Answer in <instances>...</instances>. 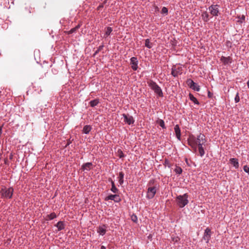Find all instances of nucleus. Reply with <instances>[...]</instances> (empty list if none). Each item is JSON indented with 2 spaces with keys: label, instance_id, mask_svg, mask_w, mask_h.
Instances as JSON below:
<instances>
[{
  "label": "nucleus",
  "instance_id": "nucleus-32",
  "mask_svg": "<svg viewBox=\"0 0 249 249\" xmlns=\"http://www.w3.org/2000/svg\"><path fill=\"white\" fill-rule=\"evenodd\" d=\"M117 153L118 155V157L120 158H123L124 157V155L123 153V151L121 149H118L117 151Z\"/></svg>",
  "mask_w": 249,
  "mask_h": 249
},
{
  "label": "nucleus",
  "instance_id": "nucleus-10",
  "mask_svg": "<svg viewBox=\"0 0 249 249\" xmlns=\"http://www.w3.org/2000/svg\"><path fill=\"white\" fill-rule=\"evenodd\" d=\"M218 5H212L209 7V10L210 11V13L213 16H218V14L219 13V10L218 8Z\"/></svg>",
  "mask_w": 249,
  "mask_h": 249
},
{
  "label": "nucleus",
  "instance_id": "nucleus-25",
  "mask_svg": "<svg viewBox=\"0 0 249 249\" xmlns=\"http://www.w3.org/2000/svg\"><path fill=\"white\" fill-rule=\"evenodd\" d=\"M186 83L191 89L192 88V87L196 85V83H195L191 79H188L186 81Z\"/></svg>",
  "mask_w": 249,
  "mask_h": 249
},
{
  "label": "nucleus",
  "instance_id": "nucleus-4",
  "mask_svg": "<svg viewBox=\"0 0 249 249\" xmlns=\"http://www.w3.org/2000/svg\"><path fill=\"white\" fill-rule=\"evenodd\" d=\"M188 143L192 147L196 152L197 148V140L194 135H190L188 139Z\"/></svg>",
  "mask_w": 249,
  "mask_h": 249
},
{
  "label": "nucleus",
  "instance_id": "nucleus-53",
  "mask_svg": "<svg viewBox=\"0 0 249 249\" xmlns=\"http://www.w3.org/2000/svg\"><path fill=\"white\" fill-rule=\"evenodd\" d=\"M156 10H158V7H156Z\"/></svg>",
  "mask_w": 249,
  "mask_h": 249
},
{
  "label": "nucleus",
  "instance_id": "nucleus-1",
  "mask_svg": "<svg viewBox=\"0 0 249 249\" xmlns=\"http://www.w3.org/2000/svg\"><path fill=\"white\" fill-rule=\"evenodd\" d=\"M188 196V195L186 193L183 195H179L176 197L177 204L179 208L184 207L189 203Z\"/></svg>",
  "mask_w": 249,
  "mask_h": 249
},
{
  "label": "nucleus",
  "instance_id": "nucleus-44",
  "mask_svg": "<svg viewBox=\"0 0 249 249\" xmlns=\"http://www.w3.org/2000/svg\"><path fill=\"white\" fill-rule=\"evenodd\" d=\"M154 183V179H151L150 180L149 182H148V185L149 186H151Z\"/></svg>",
  "mask_w": 249,
  "mask_h": 249
},
{
  "label": "nucleus",
  "instance_id": "nucleus-36",
  "mask_svg": "<svg viewBox=\"0 0 249 249\" xmlns=\"http://www.w3.org/2000/svg\"><path fill=\"white\" fill-rule=\"evenodd\" d=\"M191 89H193V90H194L195 91H199L200 89V86H198L196 83V85H195V86H194L193 87H192V88Z\"/></svg>",
  "mask_w": 249,
  "mask_h": 249
},
{
  "label": "nucleus",
  "instance_id": "nucleus-6",
  "mask_svg": "<svg viewBox=\"0 0 249 249\" xmlns=\"http://www.w3.org/2000/svg\"><path fill=\"white\" fill-rule=\"evenodd\" d=\"M157 189L156 187L155 186L153 187H148L147 189V198L148 199H152L153 198L156 193Z\"/></svg>",
  "mask_w": 249,
  "mask_h": 249
},
{
  "label": "nucleus",
  "instance_id": "nucleus-12",
  "mask_svg": "<svg viewBox=\"0 0 249 249\" xmlns=\"http://www.w3.org/2000/svg\"><path fill=\"white\" fill-rule=\"evenodd\" d=\"M107 226L106 225L100 226L97 227V231L101 235H104L106 234L107 231Z\"/></svg>",
  "mask_w": 249,
  "mask_h": 249
},
{
  "label": "nucleus",
  "instance_id": "nucleus-30",
  "mask_svg": "<svg viewBox=\"0 0 249 249\" xmlns=\"http://www.w3.org/2000/svg\"><path fill=\"white\" fill-rule=\"evenodd\" d=\"M104 45L103 44L102 45H100L97 49V50L95 52L93 56H95L97 53H99V52H100L104 48Z\"/></svg>",
  "mask_w": 249,
  "mask_h": 249
},
{
  "label": "nucleus",
  "instance_id": "nucleus-49",
  "mask_svg": "<svg viewBox=\"0 0 249 249\" xmlns=\"http://www.w3.org/2000/svg\"><path fill=\"white\" fill-rule=\"evenodd\" d=\"M101 249H106V247L104 246L101 247Z\"/></svg>",
  "mask_w": 249,
  "mask_h": 249
},
{
  "label": "nucleus",
  "instance_id": "nucleus-48",
  "mask_svg": "<svg viewBox=\"0 0 249 249\" xmlns=\"http://www.w3.org/2000/svg\"><path fill=\"white\" fill-rule=\"evenodd\" d=\"M108 181H109L110 183H111L112 181H113V180L111 179V178H108Z\"/></svg>",
  "mask_w": 249,
  "mask_h": 249
},
{
  "label": "nucleus",
  "instance_id": "nucleus-8",
  "mask_svg": "<svg viewBox=\"0 0 249 249\" xmlns=\"http://www.w3.org/2000/svg\"><path fill=\"white\" fill-rule=\"evenodd\" d=\"M122 115L124 118V123H125L128 125H130L134 124L135 121L132 116H130L128 114H123Z\"/></svg>",
  "mask_w": 249,
  "mask_h": 249
},
{
  "label": "nucleus",
  "instance_id": "nucleus-24",
  "mask_svg": "<svg viewBox=\"0 0 249 249\" xmlns=\"http://www.w3.org/2000/svg\"><path fill=\"white\" fill-rule=\"evenodd\" d=\"M231 60V58L229 56L228 57L222 56L221 58V60L224 63V64H228L230 62Z\"/></svg>",
  "mask_w": 249,
  "mask_h": 249
},
{
  "label": "nucleus",
  "instance_id": "nucleus-7",
  "mask_svg": "<svg viewBox=\"0 0 249 249\" xmlns=\"http://www.w3.org/2000/svg\"><path fill=\"white\" fill-rule=\"evenodd\" d=\"M109 200H113L115 202H120L121 201V198L119 195L115 194L114 195H109L105 198V201H108Z\"/></svg>",
  "mask_w": 249,
  "mask_h": 249
},
{
  "label": "nucleus",
  "instance_id": "nucleus-27",
  "mask_svg": "<svg viewBox=\"0 0 249 249\" xmlns=\"http://www.w3.org/2000/svg\"><path fill=\"white\" fill-rule=\"evenodd\" d=\"M145 46L150 49L152 47V43L150 42L149 39H146L145 41Z\"/></svg>",
  "mask_w": 249,
  "mask_h": 249
},
{
  "label": "nucleus",
  "instance_id": "nucleus-21",
  "mask_svg": "<svg viewBox=\"0 0 249 249\" xmlns=\"http://www.w3.org/2000/svg\"><path fill=\"white\" fill-rule=\"evenodd\" d=\"M80 25L79 24L75 27L71 29L70 31H67L66 33L68 35L72 34L73 33L76 32V31L80 27Z\"/></svg>",
  "mask_w": 249,
  "mask_h": 249
},
{
  "label": "nucleus",
  "instance_id": "nucleus-47",
  "mask_svg": "<svg viewBox=\"0 0 249 249\" xmlns=\"http://www.w3.org/2000/svg\"><path fill=\"white\" fill-rule=\"evenodd\" d=\"M71 143V142L70 141V140H69V141L68 142H67V143L66 145L65 146V147H67V146L68 145H69Z\"/></svg>",
  "mask_w": 249,
  "mask_h": 249
},
{
  "label": "nucleus",
  "instance_id": "nucleus-11",
  "mask_svg": "<svg viewBox=\"0 0 249 249\" xmlns=\"http://www.w3.org/2000/svg\"><path fill=\"white\" fill-rule=\"evenodd\" d=\"M138 60L137 57H132L130 58V65L131 68L133 71H136L138 69Z\"/></svg>",
  "mask_w": 249,
  "mask_h": 249
},
{
  "label": "nucleus",
  "instance_id": "nucleus-18",
  "mask_svg": "<svg viewBox=\"0 0 249 249\" xmlns=\"http://www.w3.org/2000/svg\"><path fill=\"white\" fill-rule=\"evenodd\" d=\"M55 226L59 231H61L65 228V225L63 221H59Z\"/></svg>",
  "mask_w": 249,
  "mask_h": 249
},
{
  "label": "nucleus",
  "instance_id": "nucleus-19",
  "mask_svg": "<svg viewBox=\"0 0 249 249\" xmlns=\"http://www.w3.org/2000/svg\"><path fill=\"white\" fill-rule=\"evenodd\" d=\"M189 99L191 101L194 102L195 104L199 105V102L198 101L197 99L194 96L192 93L189 94Z\"/></svg>",
  "mask_w": 249,
  "mask_h": 249
},
{
  "label": "nucleus",
  "instance_id": "nucleus-52",
  "mask_svg": "<svg viewBox=\"0 0 249 249\" xmlns=\"http://www.w3.org/2000/svg\"><path fill=\"white\" fill-rule=\"evenodd\" d=\"M185 161H186V162L187 163V164H188V160L187 159H186Z\"/></svg>",
  "mask_w": 249,
  "mask_h": 249
},
{
  "label": "nucleus",
  "instance_id": "nucleus-35",
  "mask_svg": "<svg viewBox=\"0 0 249 249\" xmlns=\"http://www.w3.org/2000/svg\"><path fill=\"white\" fill-rule=\"evenodd\" d=\"M168 12V9L166 7H163L162 9H161V13L162 14L167 15Z\"/></svg>",
  "mask_w": 249,
  "mask_h": 249
},
{
  "label": "nucleus",
  "instance_id": "nucleus-31",
  "mask_svg": "<svg viewBox=\"0 0 249 249\" xmlns=\"http://www.w3.org/2000/svg\"><path fill=\"white\" fill-rule=\"evenodd\" d=\"M158 124L162 128H166L164 124V122L163 120L160 119L158 121Z\"/></svg>",
  "mask_w": 249,
  "mask_h": 249
},
{
  "label": "nucleus",
  "instance_id": "nucleus-40",
  "mask_svg": "<svg viewBox=\"0 0 249 249\" xmlns=\"http://www.w3.org/2000/svg\"><path fill=\"white\" fill-rule=\"evenodd\" d=\"M165 166H168L169 168L171 167V164L170 163V162L168 160H166L164 161V164Z\"/></svg>",
  "mask_w": 249,
  "mask_h": 249
},
{
  "label": "nucleus",
  "instance_id": "nucleus-45",
  "mask_svg": "<svg viewBox=\"0 0 249 249\" xmlns=\"http://www.w3.org/2000/svg\"><path fill=\"white\" fill-rule=\"evenodd\" d=\"M111 187H112V186H115V183H114V181H112L111 182Z\"/></svg>",
  "mask_w": 249,
  "mask_h": 249
},
{
  "label": "nucleus",
  "instance_id": "nucleus-9",
  "mask_svg": "<svg viewBox=\"0 0 249 249\" xmlns=\"http://www.w3.org/2000/svg\"><path fill=\"white\" fill-rule=\"evenodd\" d=\"M211 237V231L209 228H207L204 231L202 239L206 241V243H208Z\"/></svg>",
  "mask_w": 249,
  "mask_h": 249
},
{
  "label": "nucleus",
  "instance_id": "nucleus-2",
  "mask_svg": "<svg viewBox=\"0 0 249 249\" xmlns=\"http://www.w3.org/2000/svg\"><path fill=\"white\" fill-rule=\"evenodd\" d=\"M13 192L14 189L12 187L7 188L6 187H3L0 191V194L3 198L10 199L12 197Z\"/></svg>",
  "mask_w": 249,
  "mask_h": 249
},
{
  "label": "nucleus",
  "instance_id": "nucleus-37",
  "mask_svg": "<svg viewBox=\"0 0 249 249\" xmlns=\"http://www.w3.org/2000/svg\"><path fill=\"white\" fill-rule=\"evenodd\" d=\"M234 101L236 103H238L240 101V97L238 93H237L235 97Z\"/></svg>",
  "mask_w": 249,
  "mask_h": 249
},
{
  "label": "nucleus",
  "instance_id": "nucleus-22",
  "mask_svg": "<svg viewBox=\"0 0 249 249\" xmlns=\"http://www.w3.org/2000/svg\"><path fill=\"white\" fill-rule=\"evenodd\" d=\"M124 173L120 172L119 174V182L121 185L124 183Z\"/></svg>",
  "mask_w": 249,
  "mask_h": 249
},
{
  "label": "nucleus",
  "instance_id": "nucleus-43",
  "mask_svg": "<svg viewBox=\"0 0 249 249\" xmlns=\"http://www.w3.org/2000/svg\"><path fill=\"white\" fill-rule=\"evenodd\" d=\"M213 96V93L211 92L210 91L208 92V96L209 98H211Z\"/></svg>",
  "mask_w": 249,
  "mask_h": 249
},
{
  "label": "nucleus",
  "instance_id": "nucleus-15",
  "mask_svg": "<svg viewBox=\"0 0 249 249\" xmlns=\"http://www.w3.org/2000/svg\"><path fill=\"white\" fill-rule=\"evenodd\" d=\"M92 163L91 162H87L83 164L81 167V169L83 171H89L91 169Z\"/></svg>",
  "mask_w": 249,
  "mask_h": 249
},
{
  "label": "nucleus",
  "instance_id": "nucleus-17",
  "mask_svg": "<svg viewBox=\"0 0 249 249\" xmlns=\"http://www.w3.org/2000/svg\"><path fill=\"white\" fill-rule=\"evenodd\" d=\"M230 163L232 164L236 168L239 167L238 160L236 158H231L230 160Z\"/></svg>",
  "mask_w": 249,
  "mask_h": 249
},
{
  "label": "nucleus",
  "instance_id": "nucleus-5",
  "mask_svg": "<svg viewBox=\"0 0 249 249\" xmlns=\"http://www.w3.org/2000/svg\"><path fill=\"white\" fill-rule=\"evenodd\" d=\"M183 68L181 66H173L172 68L171 74L175 77H177L178 75L182 73Z\"/></svg>",
  "mask_w": 249,
  "mask_h": 249
},
{
  "label": "nucleus",
  "instance_id": "nucleus-33",
  "mask_svg": "<svg viewBox=\"0 0 249 249\" xmlns=\"http://www.w3.org/2000/svg\"><path fill=\"white\" fill-rule=\"evenodd\" d=\"M112 29L111 27H107V30L106 31V35H107V36L110 35V34L112 32Z\"/></svg>",
  "mask_w": 249,
  "mask_h": 249
},
{
  "label": "nucleus",
  "instance_id": "nucleus-51",
  "mask_svg": "<svg viewBox=\"0 0 249 249\" xmlns=\"http://www.w3.org/2000/svg\"><path fill=\"white\" fill-rule=\"evenodd\" d=\"M107 0H106L104 1L103 3H104V5L107 3Z\"/></svg>",
  "mask_w": 249,
  "mask_h": 249
},
{
  "label": "nucleus",
  "instance_id": "nucleus-41",
  "mask_svg": "<svg viewBox=\"0 0 249 249\" xmlns=\"http://www.w3.org/2000/svg\"><path fill=\"white\" fill-rule=\"evenodd\" d=\"M243 169L245 172L248 173V174L249 173V167H248L247 165H245L244 166Z\"/></svg>",
  "mask_w": 249,
  "mask_h": 249
},
{
  "label": "nucleus",
  "instance_id": "nucleus-14",
  "mask_svg": "<svg viewBox=\"0 0 249 249\" xmlns=\"http://www.w3.org/2000/svg\"><path fill=\"white\" fill-rule=\"evenodd\" d=\"M174 130L177 139L180 141L181 140V132L180 128L178 124H176L175 126Z\"/></svg>",
  "mask_w": 249,
  "mask_h": 249
},
{
  "label": "nucleus",
  "instance_id": "nucleus-29",
  "mask_svg": "<svg viewBox=\"0 0 249 249\" xmlns=\"http://www.w3.org/2000/svg\"><path fill=\"white\" fill-rule=\"evenodd\" d=\"M174 171L177 174H181L182 172L181 168L177 166H176V168L175 169Z\"/></svg>",
  "mask_w": 249,
  "mask_h": 249
},
{
  "label": "nucleus",
  "instance_id": "nucleus-23",
  "mask_svg": "<svg viewBox=\"0 0 249 249\" xmlns=\"http://www.w3.org/2000/svg\"><path fill=\"white\" fill-rule=\"evenodd\" d=\"M99 103V99H95L89 102V105L91 107H94Z\"/></svg>",
  "mask_w": 249,
  "mask_h": 249
},
{
  "label": "nucleus",
  "instance_id": "nucleus-38",
  "mask_svg": "<svg viewBox=\"0 0 249 249\" xmlns=\"http://www.w3.org/2000/svg\"><path fill=\"white\" fill-rule=\"evenodd\" d=\"M238 18L239 19L238 20V22L240 23H242L245 19V17L244 15H243L241 18L239 17Z\"/></svg>",
  "mask_w": 249,
  "mask_h": 249
},
{
  "label": "nucleus",
  "instance_id": "nucleus-42",
  "mask_svg": "<svg viewBox=\"0 0 249 249\" xmlns=\"http://www.w3.org/2000/svg\"><path fill=\"white\" fill-rule=\"evenodd\" d=\"M104 3L100 4L97 8V10H100L102 8L104 7Z\"/></svg>",
  "mask_w": 249,
  "mask_h": 249
},
{
  "label": "nucleus",
  "instance_id": "nucleus-46",
  "mask_svg": "<svg viewBox=\"0 0 249 249\" xmlns=\"http://www.w3.org/2000/svg\"><path fill=\"white\" fill-rule=\"evenodd\" d=\"M111 187H112V186H115V183H114V181H112L111 182Z\"/></svg>",
  "mask_w": 249,
  "mask_h": 249
},
{
  "label": "nucleus",
  "instance_id": "nucleus-16",
  "mask_svg": "<svg viewBox=\"0 0 249 249\" xmlns=\"http://www.w3.org/2000/svg\"><path fill=\"white\" fill-rule=\"evenodd\" d=\"M204 143H198V152L199 155L201 157H203L205 154V151L204 149V148L203 147L202 145Z\"/></svg>",
  "mask_w": 249,
  "mask_h": 249
},
{
  "label": "nucleus",
  "instance_id": "nucleus-39",
  "mask_svg": "<svg viewBox=\"0 0 249 249\" xmlns=\"http://www.w3.org/2000/svg\"><path fill=\"white\" fill-rule=\"evenodd\" d=\"M131 219H132V220L133 222H136L137 221V216L135 214H133L131 216Z\"/></svg>",
  "mask_w": 249,
  "mask_h": 249
},
{
  "label": "nucleus",
  "instance_id": "nucleus-34",
  "mask_svg": "<svg viewBox=\"0 0 249 249\" xmlns=\"http://www.w3.org/2000/svg\"><path fill=\"white\" fill-rule=\"evenodd\" d=\"M110 190L112 192H113L114 194H117L119 192L118 189L115 186H112L111 187Z\"/></svg>",
  "mask_w": 249,
  "mask_h": 249
},
{
  "label": "nucleus",
  "instance_id": "nucleus-3",
  "mask_svg": "<svg viewBox=\"0 0 249 249\" xmlns=\"http://www.w3.org/2000/svg\"><path fill=\"white\" fill-rule=\"evenodd\" d=\"M148 86L151 88V89L153 90L156 94L158 95L160 97H163V94L162 91L159 86V85L154 81L152 80H150L149 81L147 82Z\"/></svg>",
  "mask_w": 249,
  "mask_h": 249
},
{
  "label": "nucleus",
  "instance_id": "nucleus-26",
  "mask_svg": "<svg viewBox=\"0 0 249 249\" xmlns=\"http://www.w3.org/2000/svg\"><path fill=\"white\" fill-rule=\"evenodd\" d=\"M47 220H53L56 217V214L54 213H52L50 214L47 215Z\"/></svg>",
  "mask_w": 249,
  "mask_h": 249
},
{
  "label": "nucleus",
  "instance_id": "nucleus-28",
  "mask_svg": "<svg viewBox=\"0 0 249 249\" xmlns=\"http://www.w3.org/2000/svg\"><path fill=\"white\" fill-rule=\"evenodd\" d=\"M203 20L205 21H207L209 20V15L205 12L202 15Z\"/></svg>",
  "mask_w": 249,
  "mask_h": 249
},
{
  "label": "nucleus",
  "instance_id": "nucleus-13",
  "mask_svg": "<svg viewBox=\"0 0 249 249\" xmlns=\"http://www.w3.org/2000/svg\"><path fill=\"white\" fill-rule=\"evenodd\" d=\"M197 140V142L198 143H204L206 142L205 136L204 134L200 133L197 136V138H196Z\"/></svg>",
  "mask_w": 249,
  "mask_h": 249
},
{
  "label": "nucleus",
  "instance_id": "nucleus-50",
  "mask_svg": "<svg viewBox=\"0 0 249 249\" xmlns=\"http://www.w3.org/2000/svg\"><path fill=\"white\" fill-rule=\"evenodd\" d=\"M247 86H248V88L249 89V79L248 81L247 82Z\"/></svg>",
  "mask_w": 249,
  "mask_h": 249
},
{
  "label": "nucleus",
  "instance_id": "nucleus-20",
  "mask_svg": "<svg viewBox=\"0 0 249 249\" xmlns=\"http://www.w3.org/2000/svg\"><path fill=\"white\" fill-rule=\"evenodd\" d=\"M91 129V127L89 125H86L84 126L83 132L85 134H89Z\"/></svg>",
  "mask_w": 249,
  "mask_h": 249
}]
</instances>
